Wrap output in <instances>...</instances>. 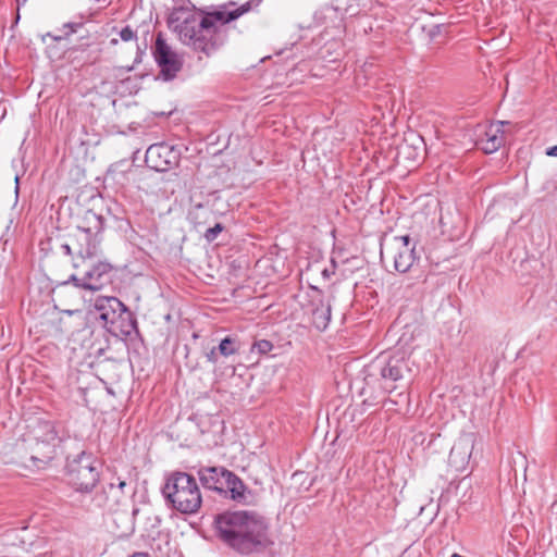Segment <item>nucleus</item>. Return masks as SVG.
<instances>
[{
	"mask_svg": "<svg viewBox=\"0 0 557 557\" xmlns=\"http://www.w3.org/2000/svg\"><path fill=\"white\" fill-rule=\"evenodd\" d=\"M117 42H119V40L116 38L111 39V45H116Z\"/></svg>",
	"mask_w": 557,
	"mask_h": 557,
	"instance_id": "obj_31",
	"label": "nucleus"
},
{
	"mask_svg": "<svg viewBox=\"0 0 557 557\" xmlns=\"http://www.w3.org/2000/svg\"><path fill=\"white\" fill-rule=\"evenodd\" d=\"M546 154L549 157H557V145L548 148Z\"/></svg>",
	"mask_w": 557,
	"mask_h": 557,
	"instance_id": "obj_29",
	"label": "nucleus"
},
{
	"mask_svg": "<svg viewBox=\"0 0 557 557\" xmlns=\"http://www.w3.org/2000/svg\"><path fill=\"white\" fill-rule=\"evenodd\" d=\"M131 557H149V555L147 553H135Z\"/></svg>",
	"mask_w": 557,
	"mask_h": 557,
	"instance_id": "obj_30",
	"label": "nucleus"
},
{
	"mask_svg": "<svg viewBox=\"0 0 557 557\" xmlns=\"http://www.w3.org/2000/svg\"><path fill=\"white\" fill-rule=\"evenodd\" d=\"M126 487H127L126 481L117 478V483H115V482L109 483L108 486L104 488V492L112 494L114 497V503H119L120 497L126 493L125 492Z\"/></svg>",
	"mask_w": 557,
	"mask_h": 557,
	"instance_id": "obj_22",
	"label": "nucleus"
},
{
	"mask_svg": "<svg viewBox=\"0 0 557 557\" xmlns=\"http://www.w3.org/2000/svg\"><path fill=\"white\" fill-rule=\"evenodd\" d=\"M120 39L123 41H132L137 39L136 32L129 26L126 25L119 32Z\"/></svg>",
	"mask_w": 557,
	"mask_h": 557,
	"instance_id": "obj_24",
	"label": "nucleus"
},
{
	"mask_svg": "<svg viewBox=\"0 0 557 557\" xmlns=\"http://www.w3.org/2000/svg\"><path fill=\"white\" fill-rule=\"evenodd\" d=\"M410 150H411V147L409 145L400 146V148L398 150V156L409 153Z\"/></svg>",
	"mask_w": 557,
	"mask_h": 557,
	"instance_id": "obj_28",
	"label": "nucleus"
},
{
	"mask_svg": "<svg viewBox=\"0 0 557 557\" xmlns=\"http://www.w3.org/2000/svg\"><path fill=\"white\" fill-rule=\"evenodd\" d=\"M380 256L382 260H391L394 269L399 273L409 272L419 261L416 246L411 244L409 235L394 236L388 240L382 239Z\"/></svg>",
	"mask_w": 557,
	"mask_h": 557,
	"instance_id": "obj_8",
	"label": "nucleus"
},
{
	"mask_svg": "<svg viewBox=\"0 0 557 557\" xmlns=\"http://www.w3.org/2000/svg\"><path fill=\"white\" fill-rule=\"evenodd\" d=\"M151 51L160 69L159 76L165 82L174 79L182 71L184 62L182 57L166 42L161 32L157 34Z\"/></svg>",
	"mask_w": 557,
	"mask_h": 557,
	"instance_id": "obj_9",
	"label": "nucleus"
},
{
	"mask_svg": "<svg viewBox=\"0 0 557 557\" xmlns=\"http://www.w3.org/2000/svg\"><path fill=\"white\" fill-rule=\"evenodd\" d=\"M230 470L220 466H201L197 470L198 479L203 488L222 495Z\"/></svg>",
	"mask_w": 557,
	"mask_h": 557,
	"instance_id": "obj_15",
	"label": "nucleus"
},
{
	"mask_svg": "<svg viewBox=\"0 0 557 557\" xmlns=\"http://www.w3.org/2000/svg\"><path fill=\"white\" fill-rule=\"evenodd\" d=\"M475 443L474 433L459 436L450 449L448 462L456 471H463L469 463Z\"/></svg>",
	"mask_w": 557,
	"mask_h": 557,
	"instance_id": "obj_13",
	"label": "nucleus"
},
{
	"mask_svg": "<svg viewBox=\"0 0 557 557\" xmlns=\"http://www.w3.org/2000/svg\"><path fill=\"white\" fill-rule=\"evenodd\" d=\"M104 227V219L92 210H88L83 219V225L69 235L65 243L61 245L62 251L72 257L73 267L79 269L88 260L96 258L101 249L100 243Z\"/></svg>",
	"mask_w": 557,
	"mask_h": 557,
	"instance_id": "obj_3",
	"label": "nucleus"
},
{
	"mask_svg": "<svg viewBox=\"0 0 557 557\" xmlns=\"http://www.w3.org/2000/svg\"><path fill=\"white\" fill-rule=\"evenodd\" d=\"M87 50H90L84 59V64H94L100 59L101 54V48L98 44L87 41V42H79L78 45L74 46L71 51L72 52H85Z\"/></svg>",
	"mask_w": 557,
	"mask_h": 557,
	"instance_id": "obj_20",
	"label": "nucleus"
},
{
	"mask_svg": "<svg viewBox=\"0 0 557 557\" xmlns=\"http://www.w3.org/2000/svg\"><path fill=\"white\" fill-rule=\"evenodd\" d=\"M83 26L84 23L82 21L64 23L62 28L59 29L60 34L47 33L41 36V40L44 44L47 42V38H50L53 41L65 40L71 35L77 33Z\"/></svg>",
	"mask_w": 557,
	"mask_h": 557,
	"instance_id": "obj_18",
	"label": "nucleus"
},
{
	"mask_svg": "<svg viewBox=\"0 0 557 557\" xmlns=\"http://www.w3.org/2000/svg\"><path fill=\"white\" fill-rule=\"evenodd\" d=\"M213 524L216 539L239 555L261 554L272 544L269 524L257 511H224Z\"/></svg>",
	"mask_w": 557,
	"mask_h": 557,
	"instance_id": "obj_2",
	"label": "nucleus"
},
{
	"mask_svg": "<svg viewBox=\"0 0 557 557\" xmlns=\"http://www.w3.org/2000/svg\"><path fill=\"white\" fill-rule=\"evenodd\" d=\"M334 272H335V263L333 262V263H332V269H331V270H329V269H324V270L322 271V275H323L325 278H330V276H331L332 274H334Z\"/></svg>",
	"mask_w": 557,
	"mask_h": 557,
	"instance_id": "obj_27",
	"label": "nucleus"
},
{
	"mask_svg": "<svg viewBox=\"0 0 557 557\" xmlns=\"http://www.w3.org/2000/svg\"><path fill=\"white\" fill-rule=\"evenodd\" d=\"M222 231L223 225L221 223H216L213 227H210L205 232V238L208 242H213Z\"/></svg>",
	"mask_w": 557,
	"mask_h": 557,
	"instance_id": "obj_25",
	"label": "nucleus"
},
{
	"mask_svg": "<svg viewBox=\"0 0 557 557\" xmlns=\"http://www.w3.org/2000/svg\"><path fill=\"white\" fill-rule=\"evenodd\" d=\"M361 12V0H333L323 10L324 18L334 21V26H343L345 16H357Z\"/></svg>",
	"mask_w": 557,
	"mask_h": 557,
	"instance_id": "obj_14",
	"label": "nucleus"
},
{
	"mask_svg": "<svg viewBox=\"0 0 557 557\" xmlns=\"http://www.w3.org/2000/svg\"><path fill=\"white\" fill-rule=\"evenodd\" d=\"M222 495L240 505H250L253 500L251 490L232 471L227 474V481Z\"/></svg>",
	"mask_w": 557,
	"mask_h": 557,
	"instance_id": "obj_16",
	"label": "nucleus"
},
{
	"mask_svg": "<svg viewBox=\"0 0 557 557\" xmlns=\"http://www.w3.org/2000/svg\"><path fill=\"white\" fill-rule=\"evenodd\" d=\"M219 350L218 347H213L210 351L206 354L207 360L213 364L218 362L219 359Z\"/></svg>",
	"mask_w": 557,
	"mask_h": 557,
	"instance_id": "obj_26",
	"label": "nucleus"
},
{
	"mask_svg": "<svg viewBox=\"0 0 557 557\" xmlns=\"http://www.w3.org/2000/svg\"><path fill=\"white\" fill-rule=\"evenodd\" d=\"M99 320L115 337L127 338L138 335L135 314L116 297H103L96 301Z\"/></svg>",
	"mask_w": 557,
	"mask_h": 557,
	"instance_id": "obj_6",
	"label": "nucleus"
},
{
	"mask_svg": "<svg viewBox=\"0 0 557 557\" xmlns=\"http://www.w3.org/2000/svg\"><path fill=\"white\" fill-rule=\"evenodd\" d=\"M112 271V265L108 262H98L91 268H88L82 277L75 274L70 276L69 282L75 286L88 290H99L106 283L109 282V274Z\"/></svg>",
	"mask_w": 557,
	"mask_h": 557,
	"instance_id": "obj_12",
	"label": "nucleus"
},
{
	"mask_svg": "<svg viewBox=\"0 0 557 557\" xmlns=\"http://www.w3.org/2000/svg\"><path fill=\"white\" fill-rule=\"evenodd\" d=\"M66 478L75 491L89 493L100 480V463L92 454L82 451L67 461Z\"/></svg>",
	"mask_w": 557,
	"mask_h": 557,
	"instance_id": "obj_7",
	"label": "nucleus"
},
{
	"mask_svg": "<svg viewBox=\"0 0 557 557\" xmlns=\"http://www.w3.org/2000/svg\"><path fill=\"white\" fill-rule=\"evenodd\" d=\"M507 124H509V122L504 121L478 124L474 128L475 147L486 154L497 151L505 143V132L503 127Z\"/></svg>",
	"mask_w": 557,
	"mask_h": 557,
	"instance_id": "obj_10",
	"label": "nucleus"
},
{
	"mask_svg": "<svg viewBox=\"0 0 557 557\" xmlns=\"http://www.w3.org/2000/svg\"><path fill=\"white\" fill-rule=\"evenodd\" d=\"M273 349V344L268 339H260L252 344L251 351L257 350L261 355H265Z\"/></svg>",
	"mask_w": 557,
	"mask_h": 557,
	"instance_id": "obj_23",
	"label": "nucleus"
},
{
	"mask_svg": "<svg viewBox=\"0 0 557 557\" xmlns=\"http://www.w3.org/2000/svg\"><path fill=\"white\" fill-rule=\"evenodd\" d=\"M83 26L84 23L82 21L64 23L62 28L59 29L60 34L47 33L41 36V40L44 44L47 42V38H50L53 41L65 40L71 35L77 33Z\"/></svg>",
	"mask_w": 557,
	"mask_h": 557,
	"instance_id": "obj_19",
	"label": "nucleus"
},
{
	"mask_svg": "<svg viewBox=\"0 0 557 557\" xmlns=\"http://www.w3.org/2000/svg\"><path fill=\"white\" fill-rule=\"evenodd\" d=\"M314 304L312 309V323L319 331H324L331 321V305L322 297H320Z\"/></svg>",
	"mask_w": 557,
	"mask_h": 557,
	"instance_id": "obj_17",
	"label": "nucleus"
},
{
	"mask_svg": "<svg viewBox=\"0 0 557 557\" xmlns=\"http://www.w3.org/2000/svg\"><path fill=\"white\" fill-rule=\"evenodd\" d=\"M240 347V341L236 336H226L220 342L218 350L221 356L230 357L238 354Z\"/></svg>",
	"mask_w": 557,
	"mask_h": 557,
	"instance_id": "obj_21",
	"label": "nucleus"
},
{
	"mask_svg": "<svg viewBox=\"0 0 557 557\" xmlns=\"http://www.w3.org/2000/svg\"><path fill=\"white\" fill-rule=\"evenodd\" d=\"M180 161V151L164 143L151 145L145 154L148 168L157 172H166Z\"/></svg>",
	"mask_w": 557,
	"mask_h": 557,
	"instance_id": "obj_11",
	"label": "nucleus"
},
{
	"mask_svg": "<svg viewBox=\"0 0 557 557\" xmlns=\"http://www.w3.org/2000/svg\"><path fill=\"white\" fill-rule=\"evenodd\" d=\"M162 493L166 503L181 513H196L202 504V496L197 480L187 472H172L166 478Z\"/></svg>",
	"mask_w": 557,
	"mask_h": 557,
	"instance_id": "obj_5",
	"label": "nucleus"
},
{
	"mask_svg": "<svg viewBox=\"0 0 557 557\" xmlns=\"http://www.w3.org/2000/svg\"><path fill=\"white\" fill-rule=\"evenodd\" d=\"M410 379L408 361L403 356L379 357L369 367L366 384L383 394L404 388Z\"/></svg>",
	"mask_w": 557,
	"mask_h": 557,
	"instance_id": "obj_4",
	"label": "nucleus"
},
{
	"mask_svg": "<svg viewBox=\"0 0 557 557\" xmlns=\"http://www.w3.org/2000/svg\"><path fill=\"white\" fill-rule=\"evenodd\" d=\"M262 0H249L237 7L236 2L230 1L207 13L180 11L177 16H171L170 24L177 22L174 29L184 45L210 57L226 40V33L218 23L224 25L233 22L258 8Z\"/></svg>",
	"mask_w": 557,
	"mask_h": 557,
	"instance_id": "obj_1",
	"label": "nucleus"
}]
</instances>
